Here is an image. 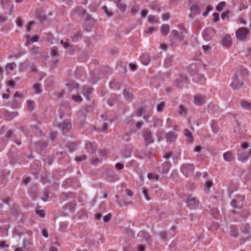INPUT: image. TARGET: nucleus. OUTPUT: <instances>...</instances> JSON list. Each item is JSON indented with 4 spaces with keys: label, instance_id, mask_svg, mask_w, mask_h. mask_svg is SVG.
Returning a JSON list of instances; mask_svg holds the SVG:
<instances>
[{
    "label": "nucleus",
    "instance_id": "42",
    "mask_svg": "<svg viewBox=\"0 0 251 251\" xmlns=\"http://www.w3.org/2000/svg\"><path fill=\"white\" fill-rule=\"evenodd\" d=\"M21 103L16 100H14L12 103V107L14 108H18L20 107Z\"/></svg>",
    "mask_w": 251,
    "mask_h": 251
},
{
    "label": "nucleus",
    "instance_id": "23",
    "mask_svg": "<svg viewBox=\"0 0 251 251\" xmlns=\"http://www.w3.org/2000/svg\"><path fill=\"white\" fill-rule=\"evenodd\" d=\"M92 88L88 87L84 88L82 93L83 95L87 98V100L89 99V97L92 93Z\"/></svg>",
    "mask_w": 251,
    "mask_h": 251
},
{
    "label": "nucleus",
    "instance_id": "13",
    "mask_svg": "<svg viewBox=\"0 0 251 251\" xmlns=\"http://www.w3.org/2000/svg\"><path fill=\"white\" fill-rule=\"evenodd\" d=\"M138 237L142 238V240H145L146 242H149L150 239V236L148 232L146 231H140L137 235Z\"/></svg>",
    "mask_w": 251,
    "mask_h": 251
},
{
    "label": "nucleus",
    "instance_id": "40",
    "mask_svg": "<svg viewBox=\"0 0 251 251\" xmlns=\"http://www.w3.org/2000/svg\"><path fill=\"white\" fill-rule=\"evenodd\" d=\"M116 202L119 204L120 205V206H123V205H124V206H126V205H127L128 204H131V201H121L119 200H117L116 201Z\"/></svg>",
    "mask_w": 251,
    "mask_h": 251
},
{
    "label": "nucleus",
    "instance_id": "5",
    "mask_svg": "<svg viewBox=\"0 0 251 251\" xmlns=\"http://www.w3.org/2000/svg\"><path fill=\"white\" fill-rule=\"evenodd\" d=\"M215 30L212 28L206 29L203 32L202 35L205 40L209 41L214 36Z\"/></svg>",
    "mask_w": 251,
    "mask_h": 251
},
{
    "label": "nucleus",
    "instance_id": "54",
    "mask_svg": "<svg viewBox=\"0 0 251 251\" xmlns=\"http://www.w3.org/2000/svg\"><path fill=\"white\" fill-rule=\"evenodd\" d=\"M211 214L216 218L219 215V211L217 209H214L211 211Z\"/></svg>",
    "mask_w": 251,
    "mask_h": 251
},
{
    "label": "nucleus",
    "instance_id": "41",
    "mask_svg": "<svg viewBox=\"0 0 251 251\" xmlns=\"http://www.w3.org/2000/svg\"><path fill=\"white\" fill-rule=\"evenodd\" d=\"M225 6V2L224 1L221 2L216 7V10L218 11H221L223 10L224 7Z\"/></svg>",
    "mask_w": 251,
    "mask_h": 251
},
{
    "label": "nucleus",
    "instance_id": "1",
    "mask_svg": "<svg viewBox=\"0 0 251 251\" xmlns=\"http://www.w3.org/2000/svg\"><path fill=\"white\" fill-rule=\"evenodd\" d=\"M186 203L189 208L194 209L198 207L199 200L192 195H189L187 197Z\"/></svg>",
    "mask_w": 251,
    "mask_h": 251
},
{
    "label": "nucleus",
    "instance_id": "33",
    "mask_svg": "<svg viewBox=\"0 0 251 251\" xmlns=\"http://www.w3.org/2000/svg\"><path fill=\"white\" fill-rule=\"evenodd\" d=\"M16 64L14 62L8 63L5 69L6 71H12L16 67Z\"/></svg>",
    "mask_w": 251,
    "mask_h": 251
},
{
    "label": "nucleus",
    "instance_id": "52",
    "mask_svg": "<svg viewBox=\"0 0 251 251\" xmlns=\"http://www.w3.org/2000/svg\"><path fill=\"white\" fill-rule=\"evenodd\" d=\"M159 235L161 239H165L167 237V232L165 231H162L160 232Z\"/></svg>",
    "mask_w": 251,
    "mask_h": 251
},
{
    "label": "nucleus",
    "instance_id": "16",
    "mask_svg": "<svg viewBox=\"0 0 251 251\" xmlns=\"http://www.w3.org/2000/svg\"><path fill=\"white\" fill-rule=\"evenodd\" d=\"M204 98L201 95H197L194 97V103L196 105H200L204 103Z\"/></svg>",
    "mask_w": 251,
    "mask_h": 251
},
{
    "label": "nucleus",
    "instance_id": "21",
    "mask_svg": "<svg viewBox=\"0 0 251 251\" xmlns=\"http://www.w3.org/2000/svg\"><path fill=\"white\" fill-rule=\"evenodd\" d=\"M160 29L161 34L165 36L168 34L170 30V26L168 25H163Z\"/></svg>",
    "mask_w": 251,
    "mask_h": 251
},
{
    "label": "nucleus",
    "instance_id": "53",
    "mask_svg": "<svg viewBox=\"0 0 251 251\" xmlns=\"http://www.w3.org/2000/svg\"><path fill=\"white\" fill-rule=\"evenodd\" d=\"M16 24H17V26H18L19 27H22L23 22H22L21 19L18 18L16 20Z\"/></svg>",
    "mask_w": 251,
    "mask_h": 251
},
{
    "label": "nucleus",
    "instance_id": "26",
    "mask_svg": "<svg viewBox=\"0 0 251 251\" xmlns=\"http://www.w3.org/2000/svg\"><path fill=\"white\" fill-rule=\"evenodd\" d=\"M141 61L145 65H147L150 62V58L147 55H143L141 57Z\"/></svg>",
    "mask_w": 251,
    "mask_h": 251
},
{
    "label": "nucleus",
    "instance_id": "51",
    "mask_svg": "<svg viewBox=\"0 0 251 251\" xmlns=\"http://www.w3.org/2000/svg\"><path fill=\"white\" fill-rule=\"evenodd\" d=\"M36 214L39 215L41 217H44L45 215V212L43 210H37Z\"/></svg>",
    "mask_w": 251,
    "mask_h": 251
},
{
    "label": "nucleus",
    "instance_id": "9",
    "mask_svg": "<svg viewBox=\"0 0 251 251\" xmlns=\"http://www.w3.org/2000/svg\"><path fill=\"white\" fill-rule=\"evenodd\" d=\"M177 137V134L174 132L171 131L166 134V139L167 142H174Z\"/></svg>",
    "mask_w": 251,
    "mask_h": 251
},
{
    "label": "nucleus",
    "instance_id": "18",
    "mask_svg": "<svg viewBox=\"0 0 251 251\" xmlns=\"http://www.w3.org/2000/svg\"><path fill=\"white\" fill-rule=\"evenodd\" d=\"M242 108L246 110H251V102L247 100H242L240 103Z\"/></svg>",
    "mask_w": 251,
    "mask_h": 251
},
{
    "label": "nucleus",
    "instance_id": "62",
    "mask_svg": "<svg viewBox=\"0 0 251 251\" xmlns=\"http://www.w3.org/2000/svg\"><path fill=\"white\" fill-rule=\"evenodd\" d=\"M166 122H167V125L168 127H171L173 125V122L171 120V119L168 118L167 119Z\"/></svg>",
    "mask_w": 251,
    "mask_h": 251
},
{
    "label": "nucleus",
    "instance_id": "27",
    "mask_svg": "<svg viewBox=\"0 0 251 251\" xmlns=\"http://www.w3.org/2000/svg\"><path fill=\"white\" fill-rule=\"evenodd\" d=\"M67 85L71 90L76 89L78 87V84L75 82V81H71L70 83H68Z\"/></svg>",
    "mask_w": 251,
    "mask_h": 251
},
{
    "label": "nucleus",
    "instance_id": "15",
    "mask_svg": "<svg viewBox=\"0 0 251 251\" xmlns=\"http://www.w3.org/2000/svg\"><path fill=\"white\" fill-rule=\"evenodd\" d=\"M201 10V7L197 4H192L190 7L191 12L194 15L198 14Z\"/></svg>",
    "mask_w": 251,
    "mask_h": 251
},
{
    "label": "nucleus",
    "instance_id": "34",
    "mask_svg": "<svg viewBox=\"0 0 251 251\" xmlns=\"http://www.w3.org/2000/svg\"><path fill=\"white\" fill-rule=\"evenodd\" d=\"M124 96L125 99L127 100H130L132 98V94L130 92L126 91V89L124 90Z\"/></svg>",
    "mask_w": 251,
    "mask_h": 251
},
{
    "label": "nucleus",
    "instance_id": "58",
    "mask_svg": "<svg viewBox=\"0 0 251 251\" xmlns=\"http://www.w3.org/2000/svg\"><path fill=\"white\" fill-rule=\"evenodd\" d=\"M33 22H31L26 25V30L27 32H29L30 30V27L33 25Z\"/></svg>",
    "mask_w": 251,
    "mask_h": 251
},
{
    "label": "nucleus",
    "instance_id": "7",
    "mask_svg": "<svg viewBox=\"0 0 251 251\" xmlns=\"http://www.w3.org/2000/svg\"><path fill=\"white\" fill-rule=\"evenodd\" d=\"M171 33H172L173 37L175 39H176L179 42L182 41L183 40V39H184V35H183V31H181L179 33L178 31H177L176 30H173L172 31Z\"/></svg>",
    "mask_w": 251,
    "mask_h": 251
},
{
    "label": "nucleus",
    "instance_id": "36",
    "mask_svg": "<svg viewBox=\"0 0 251 251\" xmlns=\"http://www.w3.org/2000/svg\"><path fill=\"white\" fill-rule=\"evenodd\" d=\"M148 177L151 180H155L156 181L158 180L159 178V176L157 175L152 173L149 174L148 175Z\"/></svg>",
    "mask_w": 251,
    "mask_h": 251
},
{
    "label": "nucleus",
    "instance_id": "3",
    "mask_svg": "<svg viewBox=\"0 0 251 251\" xmlns=\"http://www.w3.org/2000/svg\"><path fill=\"white\" fill-rule=\"evenodd\" d=\"M221 42L224 47L229 48L232 43L231 36L228 34L223 35L221 36Z\"/></svg>",
    "mask_w": 251,
    "mask_h": 251
},
{
    "label": "nucleus",
    "instance_id": "57",
    "mask_svg": "<svg viewBox=\"0 0 251 251\" xmlns=\"http://www.w3.org/2000/svg\"><path fill=\"white\" fill-rule=\"evenodd\" d=\"M211 7H210V6H208L207 8V9L205 11H204L203 14H202V15L204 16V17H206L207 14H208V13L211 10Z\"/></svg>",
    "mask_w": 251,
    "mask_h": 251
},
{
    "label": "nucleus",
    "instance_id": "61",
    "mask_svg": "<svg viewBox=\"0 0 251 251\" xmlns=\"http://www.w3.org/2000/svg\"><path fill=\"white\" fill-rule=\"evenodd\" d=\"M116 168L117 170H122L123 169L124 166H123V164H122L120 163H118L116 164Z\"/></svg>",
    "mask_w": 251,
    "mask_h": 251
},
{
    "label": "nucleus",
    "instance_id": "38",
    "mask_svg": "<svg viewBox=\"0 0 251 251\" xmlns=\"http://www.w3.org/2000/svg\"><path fill=\"white\" fill-rule=\"evenodd\" d=\"M72 99L73 100H74L75 102H81L82 100V99L80 96H75V95H73L72 97Z\"/></svg>",
    "mask_w": 251,
    "mask_h": 251
},
{
    "label": "nucleus",
    "instance_id": "45",
    "mask_svg": "<svg viewBox=\"0 0 251 251\" xmlns=\"http://www.w3.org/2000/svg\"><path fill=\"white\" fill-rule=\"evenodd\" d=\"M212 182L211 181H207L204 184V188L206 190H209L210 188L212 186Z\"/></svg>",
    "mask_w": 251,
    "mask_h": 251
},
{
    "label": "nucleus",
    "instance_id": "19",
    "mask_svg": "<svg viewBox=\"0 0 251 251\" xmlns=\"http://www.w3.org/2000/svg\"><path fill=\"white\" fill-rule=\"evenodd\" d=\"M241 85V84L238 83V80L236 76H235L233 82L230 84L231 87L233 89H237L240 88Z\"/></svg>",
    "mask_w": 251,
    "mask_h": 251
},
{
    "label": "nucleus",
    "instance_id": "63",
    "mask_svg": "<svg viewBox=\"0 0 251 251\" xmlns=\"http://www.w3.org/2000/svg\"><path fill=\"white\" fill-rule=\"evenodd\" d=\"M145 110L143 108H142V107L138 109V115L139 116H141L142 115V114L145 112Z\"/></svg>",
    "mask_w": 251,
    "mask_h": 251
},
{
    "label": "nucleus",
    "instance_id": "25",
    "mask_svg": "<svg viewBox=\"0 0 251 251\" xmlns=\"http://www.w3.org/2000/svg\"><path fill=\"white\" fill-rule=\"evenodd\" d=\"M162 167H163V170H162L163 173L164 174H166L168 173V172L169 171V170L171 167V163L168 161H166L162 164Z\"/></svg>",
    "mask_w": 251,
    "mask_h": 251
},
{
    "label": "nucleus",
    "instance_id": "2",
    "mask_svg": "<svg viewBox=\"0 0 251 251\" xmlns=\"http://www.w3.org/2000/svg\"><path fill=\"white\" fill-rule=\"evenodd\" d=\"M249 33V31L245 27H241L236 32L237 39L240 41L244 40Z\"/></svg>",
    "mask_w": 251,
    "mask_h": 251
},
{
    "label": "nucleus",
    "instance_id": "47",
    "mask_svg": "<svg viewBox=\"0 0 251 251\" xmlns=\"http://www.w3.org/2000/svg\"><path fill=\"white\" fill-rule=\"evenodd\" d=\"M51 55L52 56H57L58 55V51L55 47H52L51 49Z\"/></svg>",
    "mask_w": 251,
    "mask_h": 251
},
{
    "label": "nucleus",
    "instance_id": "64",
    "mask_svg": "<svg viewBox=\"0 0 251 251\" xmlns=\"http://www.w3.org/2000/svg\"><path fill=\"white\" fill-rule=\"evenodd\" d=\"M148 14L147 10H143L141 12V16L142 18H145Z\"/></svg>",
    "mask_w": 251,
    "mask_h": 251
},
{
    "label": "nucleus",
    "instance_id": "56",
    "mask_svg": "<svg viewBox=\"0 0 251 251\" xmlns=\"http://www.w3.org/2000/svg\"><path fill=\"white\" fill-rule=\"evenodd\" d=\"M38 39H39V36L37 35L33 36L32 37H31L30 38V41L32 42H37V41H38Z\"/></svg>",
    "mask_w": 251,
    "mask_h": 251
},
{
    "label": "nucleus",
    "instance_id": "48",
    "mask_svg": "<svg viewBox=\"0 0 251 251\" xmlns=\"http://www.w3.org/2000/svg\"><path fill=\"white\" fill-rule=\"evenodd\" d=\"M219 20V14L217 13L213 14V21L214 22H218Z\"/></svg>",
    "mask_w": 251,
    "mask_h": 251
},
{
    "label": "nucleus",
    "instance_id": "24",
    "mask_svg": "<svg viewBox=\"0 0 251 251\" xmlns=\"http://www.w3.org/2000/svg\"><path fill=\"white\" fill-rule=\"evenodd\" d=\"M184 134L185 136L187 138L188 142L192 143L193 141V138L192 137V135L188 129H184Z\"/></svg>",
    "mask_w": 251,
    "mask_h": 251
},
{
    "label": "nucleus",
    "instance_id": "20",
    "mask_svg": "<svg viewBox=\"0 0 251 251\" xmlns=\"http://www.w3.org/2000/svg\"><path fill=\"white\" fill-rule=\"evenodd\" d=\"M85 149L88 152L91 153H93L95 152V149L94 148L93 145L91 142H88L86 143Z\"/></svg>",
    "mask_w": 251,
    "mask_h": 251
},
{
    "label": "nucleus",
    "instance_id": "35",
    "mask_svg": "<svg viewBox=\"0 0 251 251\" xmlns=\"http://www.w3.org/2000/svg\"><path fill=\"white\" fill-rule=\"evenodd\" d=\"M148 19L150 23H157L158 22V19L154 16L150 15L148 17Z\"/></svg>",
    "mask_w": 251,
    "mask_h": 251
},
{
    "label": "nucleus",
    "instance_id": "8",
    "mask_svg": "<svg viewBox=\"0 0 251 251\" xmlns=\"http://www.w3.org/2000/svg\"><path fill=\"white\" fill-rule=\"evenodd\" d=\"M251 156V149L246 152L244 154H238V159L242 162H245Z\"/></svg>",
    "mask_w": 251,
    "mask_h": 251
},
{
    "label": "nucleus",
    "instance_id": "28",
    "mask_svg": "<svg viewBox=\"0 0 251 251\" xmlns=\"http://www.w3.org/2000/svg\"><path fill=\"white\" fill-rule=\"evenodd\" d=\"M26 103L27 110L29 111H32L34 108L33 101L31 100H27Z\"/></svg>",
    "mask_w": 251,
    "mask_h": 251
},
{
    "label": "nucleus",
    "instance_id": "6",
    "mask_svg": "<svg viewBox=\"0 0 251 251\" xmlns=\"http://www.w3.org/2000/svg\"><path fill=\"white\" fill-rule=\"evenodd\" d=\"M143 137L146 145L151 144L154 141L151 136V132L149 129L145 130L143 133Z\"/></svg>",
    "mask_w": 251,
    "mask_h": 251
},
{
    "label": "nucleus",
    "instance_id": "39",
    "mask_svg": "<svg viewBox=\"0 0 251 251\" xmlns=\"http://www.w3.org/2000/svg\"><path fill=\"white\" fill-rule=\"evenodd\" d=\"M165 107V102L162 101L157 105V110L158 112H161Z\"/></svg>",
    "mask_w": 251,
    "mask_h": 251
},
{
    "label": "nucleus",
    "instance_id": "14",
    "mask_svg": "<svg viewBox=\"0 0 251 251\" xmlns=\"http://www.w3.org/2000/svg\"><path fill=\"white\" fill-rule=\"evenodd\" d=\"M224 159L226 161L231 162L234 159L233 154L231 151H227L223 154Z\"/></svg>",
    "mask_w": 251,
    "mask_h": 251
},
{
    "label": "nucleus",
    "instance_id": "32",
    "mask_svg": "<svg viewBox=\"0 0 251 251\" xmlns=\"http://www.w3.org/2000/svg\"><path fill=\"white\" fill-rule=\"evenodd\" d=\"M60 43L63 45L65 49H69V51L72 52V46L70 45L68 42H64L63 40H61Z\"/></svg>",
    "mask_w": 251,
    "mask_h": 251
},
{
    "label": "nucleus",
    "instance_id": "30",
    "mask_svg": "<svg viewBox=\"0 0 251 251\" xmlns=\"http://www.w3.org/2000/svg\"><path fill=\"white\" fill-rule=\"evenodd\" d=\"M211 127L213 132H217L218 131L219 127L217 122L212 121L211 124Z\"/></svg>",
    "mask_w": 251,
    "mask_h": 251
},
{
    "label": "nucleus",
    "instance_id": "55",
    "mask_svg": "<svg viewBox=\"0 0 251 251\" xmlns=\"http://www.w3.org/2000/svg\"><path fill=\"white\" fill-rule=\"evenodd\" d=\"M155 30V28L153 27H151L148 28L146 30V33L147 34H151L153 32H154Z\"/></svg>",
    "mask_w": 251,
    "mask_h": 251
},
{
    "label": "nucleus",
    "instance_id": "43",
    "mask_svg": "<svg viewBox=\"0 0 251 251\" xmlns=\"http://www.w3.org/2000/svg\"><path fill=\"white\" fill-rule=\"evenodd\" d=\"M86 158H87L86 155H83L81 156H76L75 158V160L76 161L80 162L81 161L86 160Z\"/></svg>",
    "mask_w": 251,
    "mask_h": 251
},
{
    "label": "nucleus",
    "instance_id": "22",
    "mask_svg": "<svg viewBox=\"0 0 251 251\" xmlns=\"http://www.w3.org/2000/svg\"><path fill=\"white\" fill-rule=\"evenodd\" d=\"M194 79L197 83L201 84H204L205 81V79L204 77L201 75H198L194 77Z\"/></svg>",
    "mask_w": 251,
    "mask_h": 251
},
{
    "label": "nucleus",
    "instance_id": "29",
    "mask_svg": "<svg viewBox=\"0 0 251 251\" xmlns=\"http://www.w3.org/2000/svg\"><path fill=\"white\" fill-rule=\"evenodd\" d=\"M33 89L35 91V93L39 94L41 93V84L39 83H35L33 85Z\"/></svg>",
    "mask_w": 251,
    "mask_h": 251
},
{
    "label": "nucleus",
    "instance_id": "44",
    "mask_svg": "<svg viewBox=\"0 0 251 251\" xmlns=\"http://www.w3.org/2000/svg\"><path fill=\"white\" fill-rule=\"evenodd\" d=\"M102 8H103V10L104 11L105 14L107 15V16L108 17H110L112 16V15H113L112 12L111 11H109L108 10L107 7L106 6H103Z\"/></svg>",
    "mask_w": 251,
    "mask_h": 251
},
{
    "label": "nucleus",
    "instance_id": "12",
    "mask_svg": "<svg viewBox=\"0 0 251 251\" xmlns=\"http://www.w3.org/2000/svg\"><path fill=\"white\" fill-rule=\"evenodd\" d=\"M1 4L4 7L6 8L7 6H10V9L9 14L11 15L13 10V5L12 3L11 0H1Z\"/></svg>",
    "mask_w": 251,
    "mask_h": 251
},
{
    "label": "nucleus",
    "instance_id": "11",
    "mask_svg": "<svg viewBox=\"0 0 251 251\" xmlns=\"http://www.w3.org/2000/svg\"><path fill=\"white\" fill-rule=\"evenodd\" d=\"M243 200V197H240L238 198V199L233 200L231 202V204L232 206V207L234 208H240V207L242 205V203H240V201H242Z\"/></svg>",
    "mask_w": 251,
    "mask_h": 251
},
{
    "label": "nucleus",
    "instance_id": "49",
    "mask_svg": "<svg viewBox=\"0 0 251 251\" xmlns=\"http://www.w3.org/2000/svg\"><path fill=\"white\" fill-rule=\"evenodd\" d=\"M143 193L146 199L148 201H149L150 200V198L149 196L148 190L146 189H144L143 190Z\"/></svg>",
    "mask_w": 251,
    "mask_h": 251
},
{
    "label": "nucleus",
    "instance_id": "59",
    "mask_svg": "<svg viewBox=\"0 0 251 251\" xmlns=\"http://www.w3.org/2000/svg\"><path fill=\"white\" fill-rule=\"evenodd\" d=\"M202 49L204 51H205V52H207V51L210 50L211 49V48L208 45H203V46H202Z\"/></svg>",
    "mask_w": 251,
    "mask_h": 251
},
{
    "label": "nucleus",
    "instance_id": "31",
    "mask_svg": "<svg viewBox=\"0 0 251 251\" xmlns=\"http://www.w3.org/2000/svg\"><path fill=\"white\" fill-rule=\"evenodd\" d=\"M139 7L138 5L134 4L131 6V13L133 15L136 14L138 11Z\"/></svg>",
    "mask_w": 251,
    "mask_h": 251
},
{
    "label": "nucleus",
    "instance_id": "4",
    "mask_svg": "<svg viewBox=\"0 0 251 251\" xmlns=\"http://www.w3.org/2000/svg\"><path fill=\"white\" fill-rule=\"evenodd\" d=\"M194 166L192 164H184L181 167V171L186 176L189 175L194 171Z\"/></svg>",
    "mask_w": 251,
    "mask_h": 251
},
{
    "label": "nucleus",
    "instance_id": "17",
    "mask_svg": "<svg viewBox=\"0 0 251 251\" xmlns=\"http://www.w3.org/2000/svg\"><path fill=\"white\" fill-rule=\"evenodd\" d=\"M71 124L70 122H64L60 125V127L61 128L64 132H67L71 128Z\"/></svg>",
    "mask_w": 251,
    "mask_h": 251
},
{
    "label": "nucleus",
    "instance_id": "46",
    "mask_svg": "<svg viewBox=\"0 0 251 251\" xmlns=\"http://www.w3.org/2000/svg\"><path fill=\"white\" fill-rule=\"evenodd\" d=\"M179 113L180 114H184V115H185L186 114V109L185 108V107L183 106L180 105L179 107Z\"/></svg>",
    "mask_w": 251,
    "mask_h": 251
},
{
    "label": "nucleus",
    "instance_id": "10",
    "mask_svg": "<svg viewBox=\"0 0 251 251\" xmlns=\"http://www.w3.org/2000/svg\"><path fill=\"white\" fill-rule=\"evenodd\" d=\"M116 5L122 12H125L126 11L127 5L123 1V0H117Z\"/></svg>",
    "mask_w": 251,
    "mask_h": 251
},
{
    "label": "nucleus",
    "instance_id": "37",
    "mask_svg": "<svg viewBox=\"0 0 251 251\" xmlns=\"http://www.w3.org/2000/svg\"><path fill=\"white\" fill-rule=\"evenodd\" d=\"M162 120L158 118H155L154 121L153 126L154 127L158 126H161L162 125Z\"/></svg>",
    "mask_w": 251,
    "mask_h": 251
},
{
    "label": "nucleus",
    "instance_id": "60",
    "mask_svg": "<svg viewBox=\"0 0 251 251\" xmlns=\"http://www.w3.org/2000/svg\"><path fill=\"white\" fill-rule=\"evenodd\" d=\"M241 147L243 150H245L248 147V143L246 142L242 143L241 144Z\"/></svg>",
    "mask_w": 251,
    "mask_h": 251
},
{
    "label": "nucleus",
    "instance_id": "50",
    "mask_svg": "<svg viewBox=\"0 0 251 251\" xmlns=\"http://www.w3.org/2000/svg\"><path fill=\"white\" fill-rule=\"evenodd\" d=\"M111 218V214L109 213V214H108L107 215H106V216H104L103 218V219L105 222H108L109 221Z\"/></svg>",
    "mask_w": 251,
    "mask_h": 251
}]
</instances>
